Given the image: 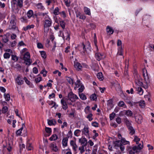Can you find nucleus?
<instances>
[{"instance_id": "f3484780", "label": "nucleus", "mask_w": 154, "mask_h": 154, "mask_svg": "<svg viewBox=\"0 0 154 154\" xmlns=\"http://www.w3.org/2000/svg\"><path fill=\"white\" fill-rule=\"evenodd\" d=\"M50 147L53 151L54 152H57L58 150V148L55 143H51L50 144Z\"/></svg>"}, {"instance_id": "6e6552de", "label": "nucleus", "mask_w": 154, "mask_h": 154, "mask_svg": "<svg viewBox=\"0 0 154 154\" xmlns=\"http://www.w3.org/2000/svg\"><path fill=\"white\" fill-rule=\"evenodd\" d=\"M70 32L68 29H66L64 34H62V36L63 38H65L66 40L69 41L70 39Z\"/></svg>"}, {"instance_id": "6e6d98bb", "label": "nucleus", "mask_w": 154, "mask_h": 154, "mask_svg": "<svg viewBox=\"0 0 154 154\" xmlns=\"http://www.w3.org/2000/svg\"><path fill=\"white\" fill-rule=\"evenodd\" d=\"M92 114L91 113H90L87 116V118L88 119L89 121H91L93 120V118H92Z\"/></svg>"}, {"instance_id": "72a5a7b5", "label": "nucleus", "mask_w": 154, "mask_h": 154, "mask_svg": "<svg viewBox=\"0 0 154 154\" xmlns=\"http://www.w3.org/2000/svg\"><path fill=\"white\" fill-rule=\"evenodd\" d=\"M123 52V50L122 49L121 47L119 48L118 49V51L117 53V55H122Z\"/></svg>"}, {"instance_id": "603ef678", "label": "nucleus", "mask_w": 154, "mask_h": 154, "mask_svg": "<svg viewBox=\"0 0 154 154\" xmlns=\"http://www.w3.org/2000/svg\"><path fill=\"white\" fill-rule=\"evenodd\" d=\"M42 80V78L41 77H38L35 79V81L37 83L40 82Z\"/></svg>"}, {"instance_id": "7ed1b4c3", "label": "nucleus", "mask_w": 154, "mask_h": 154, "mask_svg": "<svg viewBox=\"0 0 154 154\" xmlns=\"http://www.w3.org/2000/svg\"><path fill=\"white\" fill-rule=\"evenodd\" d=\"M78 99L79 97L73 93L72 92H71L68 94V99L66 101L68 105H72V103L75 102L76 100Z\"/></svg>"}, {"instance_id": "39448f33", "label": "nucleus", "mask_w": 154, "mask_h": 154, "mask_svg": "<svg viewBox=\"0 0 154 154\" xmlns=\"http://www.w3.org/2000/svg\"><path fill=\"white\" fill-rule=\"evenodd\" d=\"M15 83L18 85H23L24 83V79L20 75H18L14 78Z\"/></svg>"}, {"instance_id": "dca6fc26", "label": "nucleus", "mask_w": 154, "mask_h": 154, "mask_svg": "<svg viewBox=\"0 0 154 154\" xmlns=\"http://www.w3.org/2000/svg\"><path fill=\"white\" fill-rule=\"evenodd\" d=\"M136 121L138 124H140L142 122V117L140 115H138L135 117Z\"/></svg>"}, {"instance_id": "423d86ee", "label": "nucleus", "mask_w": 154, "mask_h": 154, "mask_svg": "<svg viewBox=\"0 0 154 154\" xmlns=\"http://www.w3.org/2000/svg\"><path fill=\"white\" fill-rule=\"evenodd\" d=\"M97 52L96 53L95 55V57L97 60L99 61L105 58V56L104 54L98 52V51L97 50Z\"/></svg>"}, {"instance_id": "cd10ccee", "label": "nucleus", "mask_w": 154, "mask_h": 154, "mask_svg": "<svg viewBox=\"0 0 154 154\" xmlns=\"http://www.w3.org/2000/svg\"><path fill=\"white\" fill-rule=\"evenodd\" d=\"M128 129L129 131V134L131 135H133L135 133V129L132 126L129 127L128 128Z\"/></svg>"}, {"instance_id": "6ab92c4d", "label": "nucleus", "mask_w": 154, "mask_h": 154, "mask_svg": "<svg viewBox=\"0 0 154 154\" xmlns=\"http://www.w3.org/2000/svg\"><path fill=\"white\" fill-rule=\"evenodd\" d=\"M74 67L76 69L79 71L82 70V66L81 64L79 62H76L74 64Z\"/></svg>"}, {"instance_id": "a19ab883", "label": "nucleus", "mask_w": 154, "mask_h": 154, "mask_svg": "<svg viewBox=\"0 0 154 154\" xmlns=\"http://www.w3.org/2000/svg\"><path fill=\"white\" fill-rule=\"evenodd\" d=\"M4 96L6 101H8L10 100V97L9 94H6L5 93L4 95Z\"/></svg>"}, {"instance_id": "79ce46f5", "label": "nucleus", "mask_w": 154, "mask_h": 154, "mask_svg": "<svg viewBox=\"0 0 154 154\" xmlns=\"http://www.w3.org/2000/svg\"><path fill=\"white\" fill-rule=\"evenodd\" d=\"M140 138L138 137L137 136H134V141L137 144L139 143V141L140 140Z\"/></svg>"}, {"instance_id": "0eeeda50", "label": "nucleus", "mask_w": 154, "mask_h": 154, "mask_svg": "<svg viewBox=\"0 0 154 154\" xmlns=\"http://www.w3.org/2000/svg\"><path fill=\"white\" fill-rule=\"evenodd\" d=\"M82 133L86 136V137L89 138V128L88 126L85 125L82 130Z\"/></svg>"}, {"instance_id": "aec40b11", "label": "nucleus", "mask_w": 154, "mask_h": 154, "mask_svg": "<svg viewBox=\"0 0 154 154\" xmlns=\"http://www.w3.org/2000/svg\"><path fill=\"white\" fill-rule=\"evenodd\" d=\"M63 109L66 110L68 108V106L66 102L63 99H62L60 101Z\"/></svg>"}, {"instance_id": "5fc2aeb1", "label": "nucleus", "mask_w": 154, "mask_h": 154, "mask_svg": "<svg viewBox=\"0 0 154 154\" xmlns=\"http://www.w3.org/2000/svg\"><path fill=\"white\" fill-rule=\"evenodd\" d=\"M61 16L63 18H65L66 17V14L65 12L64 11H62L60 13Z\"/></svg>"}, {"instance_id": "7c9ffc66", "label": "nucleus", "mask_w": 154, "mask_h": 154, "mask_svg": "<svg viewBox=\"0 0 154 154\" xmlns=\"http://www.w3.org/2000/svg\"><path fill=\"white\" fill-rule=\"evenodd\" d=\"M125 114L128 116H131L133 115V113L131 110H124Z\"/></svg>"}, {"instance_id": "c756f323", "label": "nucleus", "mask_w": 154, "mask_h": 154, "mask_svg": "<svg viewBox=\"0 0 154 154\" xmlns=\"http://www.w3.org/2000/svg\"><path fill=\"white\" fill-rule=\"evenodd\" d=\"M59 21V23L61 27L63 29H64L65 27L66 23L63 20L60 19Z\"/></svg>"}, {"instance_id": "09e8293b", "label": "nucleus", "mask_w": 154, "mask_h": 154, "mask_svg": "<svg viewBox=\"0 0 154 154\" xmlns=\"http://www.w3.org/2000/svg\"><path fill=\"white\" fill-rule=\"evenodd\" d=\"M80 87L79 88V94L80 93L82 92L84 89L85 88L83 85H81Z\"/></svg>"}, {"instance_id": "774afa93", "label": "nucleus", "mask_w": 154, "mask_h": 154, "mask_svg": "<svg viewBox=\"0 0 154 154\" xmlns=\"http://www.w3.org/2000/svg\"><path fill=\"white\" fill-rule=\"evenodd\" d=\"M116 122L118 124H120L121 122V119L119 117H117L116 119Z\"/></svg>"}, {"instance_id": "37998d69", "label": "nucleus", "mask_w": 154, "mask_h": 154, "mask_svg": "<svg viewBox=\"0 0 154 154\" xmlns=\"http://www.w3.org/2000/svg\"><path fill=\"white\" fill-rule=\"evenodd\" d=\"M81 132V131L79 129H77L74 132V134L75 136L78 137L79 136Z\"/></svg>"}, {"instance_id": "20e7f679", "label": "nucleus", "mask_w": 154, "mask_h": 154, "mask_svg": "<svg viewBox=\"0 0 154 154\" xmlns=\"http://www.w3.org/2000/svg\"><path fill=\"white\" fill-rule=\"evenodd\" d=\"M30 56L29 53L27 52L23 55V60L25 61L26 64L30 65L32 63L31 60L30 59Z\"/></svg>"}, {"instance_id": "e2e57ef3", "label": "nucleus", "mask_w": 154, "mask_h": 154, "mask_svg": "<svg viewBox=\"0 0 154 154\" xmlns=\"http://www.w3.org/2000/svg\"><path fill=\"white\" fill-rule=\"evenodd\" d=\"M12 59L15 61L18 60V58L17 57L16 55H12L11 56Z\"/></svg>"}, {"instance_id": "f03ea898", "label": "nucleus", "mask_w": 154, "mask_h": 154, "mask_svg": "<svg viewBox=\"0 0 154 154\" xmlns=\"http://www.w3.org/2000/svg\"><path fill=\"white\" fill-rule=\"evenodd\" d=\"M142 72L144 79V84L143 85V87L146 89L148 87L150 83L149 75H148L147 70L145 68L143 69Z\"/></svg>"}, {"instance_id": "f704fd0d", "label": "nucleus", "mask_w": 154, "mask_h": 154, "mask_svg": "<svg viewBox=\"0 0 154 154\" xmlns=\"http://www.w3.org/2000/svg\"><path fill=\"white\" fill-rule=\"evenodd\" d=\"M18 7L22 8L23 6V0H17V2Z\"/></svg>"}, {"instance_id": "0e129e2a", "label": "nucleus", "mask_w": 154, "mask_h": 154, "mask_svg": "<svg viewBox=\"0 0 154 154\" xmlns=\"http://www.w3.org/2000/svg\"><path fill=\"white\" fill-rule=\"evenodd\" d=\"M64 2L66 5L67 7H69L70 6V0H64Z\"/></svg>"}, {"instance_id": "e433bc0d", "label": "nucleus", "mask_w": 154, "mask_h": 154, "mask_svg": "<svg viewBox=\"0 0 154 154\" xmlns=\"http://www.w3.org/2000/svg\"><path fill=\"white\" fill-rule=\"evenodd\" d=\"M97 78L100 80L102 81L103 79V76L102 73L99 72L97 75Z\"/></svg>"}, {"instance_id": "58836bf2", "label": "nucleus", "mask_w": 154, "mask_h": 154, "mask_svg": "<svg viewBox=\"0 0 154 154\" xmlns=\"http://www.w3.org/2000/svg\"><path fill=\"white\" fill-rule=\"evenodd\" d=\"M33 14V12L32 10H29V11L27 13V17L29 18H31Z\"/></svg>"}, {"instance_id": "13d9d810", "label": "nucleus", "mask_w": 154, "mask_h": 154, "mask_svg": "<svg viewBox=\"0 0 154 154\" xmlns=\"http://www.w3.org/2000/svg\"><path fill=\"white\" fill-rule=\"evenodd\" d=\"M116 114L114 112H112L109 115V119L110 120H112L114 118Z\"/></svg>"}, {"instance_id": "f8f14e48", "label": "nucleus", "mask_w": 154, "mask_h": 154, "mask_svg": "<svg viewBox=\"0 0 154 154\" xmlns=\"http://www.w3.org/2000/svg\"><path fill=\"white\" fill-rule=\"evenodd\" d=\"M9 28L10 29H14L18 30V28L16 27L15 22H10Z\"/></svg>"}, {"instance_id": "69168bd1", "label": "nucleus", "mask_w": 154, "mask_h": 154, "mask_svg": "<svg viewBox=\"0 0 154 154\" xmlns=\"http://www.w3.org/2000/svg\"><path fill=\"white\" fill-rule=\"evenodd\" d=\"M98 123L96 122H93L91 123L92 126L95 127H98Z\"/></svg>"}, {"instance_id": "c9c22d12", "label": "nucleus", "mask_w": 154, "mask_h": 154, "mask_svg": "<svg viewBox=\"0 0 154 154\" xmlns=\"http://www.w3.org/2000/svg\"><path fill=\"white\" fill-rule=\"evenodd\" d=\"M59 11H60V9L59 8L57 7H56L54 11V12H53V14L55 15H58L59 14H60V12H59Z\"/></svg>"}, {"instance_id": "a18cd8bd", "label": "nucleus", "mask_w": 154, "mask_h": 154, "mask_svg": "<svg viewBox=\"0 0 154 154\" xmlns=\"http://www.w3.org/2000/svg\"><path fill=\"white\" fill-rule=\"evenodd\" d=\"M11 20L10 22H15L16 21V16L12 14L11 17Z\"/></svg>"}, {"instance_id": "c85d7f7f", "label": "nucleus", "mask_w": 154, "mask_h": 154, "mask_svg": "<svg viewBox=\"0 0 154 154\" xmlns=\"http://www.w3.org/2000/svg\"><path fill=\"white\" fill-rule=\"evenodd\" d=\"M84 12L86 14L88 15H91V13L90 10L89 8L86 7H85L84 8Z\"/></svg>"}, {"instance_id": "393cba45", "label": "nucleus", "mask_w": 154, "mask_h": 154, "mask_svg": "<svg viewBox=\"0 0 154 154\" xmlns=\"http://www.w3.org/2000/svg\"><path fill=\"white\" fill-rule=\"evenodd\" d=\"M68 139L67 137H65L63 138L62 141V144L63 147L67 146Z\"/></svg>"}, {"instance_id": "3c124183", "label": "nucleus", "mask_w": 154, "mask_h": 154, "mask_svg": "<svg viewBox=\"0 0 154 154\" xmlns=\"http://www.w3.org/2000/svg\"><path fill=\"white\" fill-rule=\"evenodd\" d=\"M8 107L6 106H4L3 107L2 109V112L3 113H5L7 112L8 110Z\"/></svg>"}, {"instance_id": "a878e982", "label": "nucleus", "mask_w": 154, "mask_h": 154, "mask_svg": "<svg viewBox=\"0 0 154 154\" xmlns=\"http://www.w3.org/2000/svg\"><path fill=\"white\" fill-rule=\"evenodd\" d=\"M70 144L71 146H72V149L75 151L76 150L77 148V146L75 142L73 140L70 141Z\"/></svg>"}, {"instance_id": "f257e3e1", "label": "nucleus", "mask_w": 154, "mask_h": 154, "mask_svg": "<svg viewBox=\"0 0 154 154\" xmlns=\"http://www.w3.org/2000/svg\"><path fill=\"white\" fill-rule=\"evenodd\" d=\"M129 141L126 140L125 138L121 137V140L114 141L113 144L114 147L116 149H118L119 148L120 149L122 153L124 152L125 149L124 145L130 144Z\"/></svg>"}, {"instance_id": "4d7b16f0", "label": "nucleus", "mask_w": 154, "mask_h": 154, "mask_svg": "<svg viewBox=\"0 0 154 154\" xmlns=\"http://www.w3.org/2000/svg\"><path fill=\"white\" fill-rule=\"evenodd\" d=\"M10 56V54L8 53H5L4 54V58L5 59H8Z\"/></svg>"}, {"instance_id": "9d476101", "label": "nucleus", "mask_w": 154, "mask_h": 154, "mask_svg": "<svg viewBox=\"0 0 154 154\" xmlns=\"http://www.w3.org/2000/svg\"><path fill=\"white\" fill-rule=\"evenodd\" d=\"M52 23V21L51 18L48 20H46L44 21V26L49 27L51 26Z\"/></svg>"}, {"instance_id": "2f4dec72", "label": "nucleus", "mask_w": 154, "mask_h": 154, "mask_svg": "<svg viewBox=\"0 0 154 154\" xmlns=\"http://www.w3.org/2000/svg\"><path fill=\"white\" fill-rule=\"evenodd\" d=\"M80 98L82 100H85L87 99L86 95L83 93H79Z\"/></svg>"}, {"instance_id": "412c9836", "label": "nucleus", "mask_w": 154, "mask_h": 154, "mask_svg": "<svg viewBox=\"0 0 154 154\" xmlns=\"http://www.w3.org/2000/svg\"><path fill=\"white\" fill-rule=\"evenodd\" d=\"M75 86L74 87V89L76 90L81 85H83L82 83H81L79 79H78L76 82L75 83Z\"/></svg>"}, {"instance_id": "de8ad7c7", "label": "nucleus", "mask_w": 154, "mask_h": 154, "mask_svg": "<svg viewBox=\"0 0 154 154\" xmlns=\"http://www.w3.org/2000/svg\"><path fill=\"white\" fill-rule=\"evenodd\" d=\"M45 131L47 133L50 134L49 136L50 135L52 131L51 129V128H48L47 127H45Z\"/></svg>"}, {"instance_id": "c03bdc74", "label": "nucleus", "mask_w": 154, "mask_h": 154, "mask_svg": "<svg viewBox=\"0 0 154 154\" xmlns=\"http://www.w3.org/2000/svg\"><path fill=\"white\" fill-rule=\"evenodd\" d=\"M113 101L112 99H110L108 100L107 105L108 106H109L111 108L112 107Z\"/></svg>"}, {"instance_id": "ddd939ff", "label": "nucleus", "mask_w": 154, "mask_h": 154, "mask_svg": "<svg viewBox=\"0 0 154 154\" xmlns=\"http://www.w3.org/2000/svg\"><path fill=\"white\" fill-rule=\"evenodd\" d=\"M137 94L140 95H142L143 93V91L140 87L137 86L135 88Z\"/></svg>"}, {"instance_id": "49530a36", "label": "nucleus", "mask_w": 154, "mask_h": 154, "mask_svg": "<svg viewBox=\"0 0 154 154\" xmlns=\"http://www.w3.org/2000/svg\"><path fill=\"white\" fill-rule=\"evenodd\" d=\"M40 52L42 57L44 59L46 58V53L45 52V51H40Z\"/></svg>"}, {"instance_id": "b1692460", "label": "nucleus", "mask_w": 154, "mask_h": 154, "mask_svg": "<svg viewBox=\"0 0 154 154\" xmlns=\"http://www.w3.org/2000/svg\"><path fill=\"white\" fill-rule=\"evenodd\" d=\"M26 149L28 150H31L33 149V148L31 143H30L29 141H27L26 144Z\"/></svg>"}, {"instance_id": "1a4fd4ad", "label": "nucleus", "mask_w": 154, "mask_h": 154, "mask_svg": "<svg viewBox=\"0 0 154 154\" xmlns=\"http://www.w3.org/2000/svg\"><path fill=\"white\" fill-rule=\"evenodd\" d=\"M143 148V143L142 144L140 143L137 146H135L132 147L133 150L136 152H137L141 149H142Z\"/></svg>"}, {"instance_id": "5701e85b", "label": "nucleus", "mask_w": 154, "mask_h": 154, "mask_svg": "<svg viewBox=\"0 0 154 154\" xmlns=\"http://www.w3.org/2000/svg\"><path fill=\"white\" fill-rule=\"evenodd\" d=\"M106 32L109 35L112 34L114 32V30L109 26H107L106 28Z\"/></svg>"}, {"instance_id": "4c0bfd02", "label": "nucleus", "mask_w": 154, "mask_h": 154, "mask_svg": "<svg viewBox=\"0 0 154 154\" xmlns=\"http://www.w3.org/2000/svg\"><path fill=\"white\" fill-rule=\"evenodd\" d=\"M118 105L119 106L121 107H126V106L124 102L123 101H120L118 103Z\"/></svg>"}, {"instance_id": "bf43d9fd", "label": "nucleus", "mask_w": 154, "mask_h": 154, "mask_svg": "<svg viewBox=\"0 0 154 154\" xmlns=\"http://www.w3.org/2000/svg\"><path fill=\"white\" fill-rule=\"evenodd\" d=\"M75 105L77 106L79 109H80L81 107V103L80 102L77 101L75 103Z\"/></svg>"}, {"instance_id": "a211bd4d", "label": "nucleus", "mask_w": 154, "mask_h": 154, "mask_svg": "<svg viewBox=\"0 0 154 154\" xmlns=\"http://www.w3.org/2000/svg\"><path fill=\"white\" fill-rule=\"evenodd\" d=\"M88 47H87V49H86V48H85L86 46L84 45L83 43H82V45L80 46L81 48H82L83 50V54H85V52L86 51L87 52L88 50L89 51H90V45H89L88 46Z\"/></svg>"}, {"instance_id": "473e14b6", "label": "nucleus", "mask_w": 154, "mask_h": 154, "mask_svg": "<svg viewBox=\"0 0 154 154\" xmlns=\"http://www.w3.org/2000/svg\"><path fill=\"white\" fill-rule=\"evenodd\" d=\"M58 138V136L56 134H53L51 136L49 140L51 141H54Z\"/></svg>"}, {"instance_id": "4468645a", "label": "nucleus", "mask_w": 154, "mask_h": 154, "mask_svg": "<svg viewBox=\"0 0 154 154\" xmlns=\"http://www.w3.org/2000/svg\"><path fill=\"white\" fill-rule=\"evenodd\" d=\"M135 84L139 86L143 84L142 79L140 78V76L139 77H137V78H135Z\"/></svg>"}, {"instance_id": "8fccbe9b", "label": "nucleus", "mask_w": 154, "mask_h": 154, "mask_svg": "<svg viewBox=\"0 0 154 154\" xmlns=\"http://www.w3.org/2000/svg\"><path fill=\"white\" fill-rule=\"evenodd\" d=\"M23 129V128L22 127L20 129L17 130L16 131V134L17 135H20L22 133V131Z\"/></svg>"}, {"instance_id": "9b49d317", "label": "nucleus", "mask_w": 154, "mask_h": 154, "mask_svg": "<svg viewBox=\"0 0 154 154\" xmlns=\"http://www.w3.org/2000/svg\"><path fill=\"white\" fill-rule=\"evenodd\" d=\"M79 142L81 143L82 146H85L88 143L85 137H82L79 139Z\"/></svg>"}, {"instance_id": "864d4df0", "label": "nucleus", "mask_w": 154, "mask_h": 154, "mask_svg": "<svg viewBox=\"0 0 154 154\" xmlns=\"http://www.w3.org/2000/svg\"><path fill=\"white\" fill-rule=\"evenodd\" d=\"M140 106L142 108L144 107L145 105V103L144 101H141L139 104Z\"/></svg>"}, {"instance_id": "4be33fe9", "label": "nucleus", "mask_w": 154, "mask_h": 154, "mask_svg": "<svg viewBox=\"0 0 154 154\" xmlns=\"http://www.w3.org/2000/svg\"><path fill=\"white\" fill-rule=\"evenodd\" d=\"M48 124L50 126L54 125L57 123V121L55 119L47 120Z\"/></svg>"}, {"instance_id": "338daca9", "label": "nucleus", "mask_w": 154, "mask_h": 154, "mask_svg": "<svg viewBox=\"0 0 154 154\" xmlns=\"http://www.w3.org/2000/svg\"><path fill=\"white\" fill-rule=\"evenodd\" d=\"M2 40L5 43H6L8 41V38L7 36H5L3 38Z\"/></svg>"}, {"instance_id": "ea45409f", "label": "nucleus", "mask_w": 154, "mask_h": 154, "mask_svg": "<svg viewBox=\"0 0 154 154\" xmlns=\"http://www.w3.org/2000/svg\"><path fill=\"white\" fill-rule=\"evenodd\" d=\"M66 80L70 84L72 85L73 84L74 80L72 79L69 77H68L67 78Z\"/></svg>"}, {"instance_id": "bb28decb", "label": "nucleus", "mask_w": 154, "mask_h": 154, "mask_svg": "<svg viewBox=\"0 0 154 154\" xmlns=\"http://www.w3.org/2000/svg\"><path fill=\"white\" fill-rule=\"evenodd\" d=\"M35 6L37 7L38 9L40 10H43L45 9V8L43 6L42 3H39L37 4H35Z\"/></svg>"}, {"instance_id": "052dcab7", "label": "nucleus", "mask_w": 154, "mask_h": 154, "mask_svg": "<svg viewBox=\"0 0 154 154\" xmlns=\"http://www.w3.org/2000/svg\"><path fill=\"white\" fill-rule=\"evenodd\" d=\"M91 99L92 100H95L97 99L96 95L95 94H92L90 97Z\"/></svg>"}, {"instance_id": "2eb2a0df", "label": "nucleus", "mask_w": 154, "mask_h": 154, "mask_svg": "<svg viewBox=\"0 0 154 154\" xmlns=\"http://www.w3.org/2000/svg\"><path fill=\"white\" fill-rule=\"evenodd\" d=\"M11 7L12 9L14 10L18 8L17 1L16 0H13L11 2Z\"/></svg>"}, {"instance_id": "680f3d73", "label": "nucleus", "mask_w": 154, "mask_h": 154, "mask_svg": "<svg viewBox=\"0 0 154 154\" xmlns=\"http://www.w3.org/2000/svg\"><path fill=\"white\" fill-rule=\"evenodd\" d=\"M125 122L127 127H128V128L129 127L131 126V122L128 120L126 119L125 121Z\"/></svg>"}]
</instances>
